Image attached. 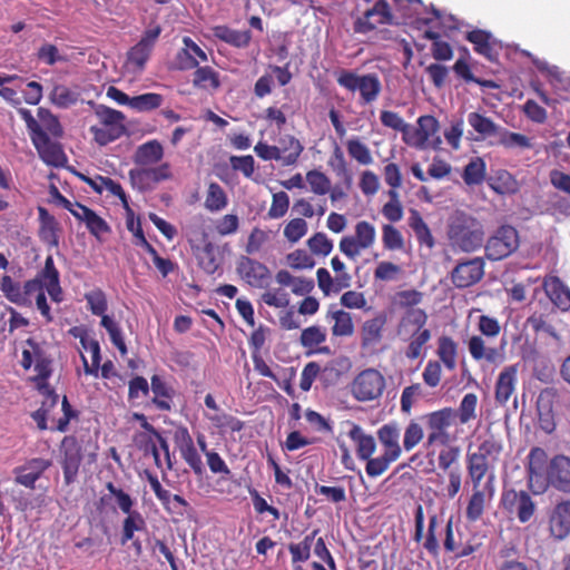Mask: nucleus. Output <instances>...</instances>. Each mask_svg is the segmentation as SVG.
<instances>
[{"label": "nucleus", "mask_w": 570, "mask_h": 570, "mask_svg": "<svg viewBox=\"0 0 570 570\" xmlns=\"http://www.w3.org/2000/svg\"><path fill=\"white\" fill-rule=\"evenodd\" d=\"M465 39L473 45V49L478 55L483 56L490 61H494L497 59V41L489 31L474 29L466 32Z\"/></svg>", "instance_id": "obj_29"}, {"label": "nucleus", "mask_w": 570, "mask_h": 570, "mask_svg": "<svg viewBox=\"0 0 570 570\" xmlns=\"http://www.w3.org/2000/svg\"><path fill=\"white\" fill-rule=\"evenodd\" d=\"M439 130V121L434 116L424 115L419 117L417 127L409 125V131L405 132V144L423 149L426 147L429 139Z\"/></svg>", "instance_id": "obj_21"}, {"label": "nucleus", "mask_w": 570, "mask_h": 570, "mask_svg": "<svg viewBox=\"0 0 570 570\" xmlns=\"http://www.w3.org/2000/svg\"><path fill=\"white\" fill-rule=\"evenodd\" d=\"M436 354L449 371L456 367L458 344L450 336H441L438 341Z\"/></svg>", "instance_id": "obj_45"}, {"label": "nucleus", "mask_w": 570, "mask_h": 570, "mask_svg": "<svg viewBox=\"0 0 570 570\" xmlns=\"http://www.w3.org/2000/svg\"><path fill=\"white\" fill-rule=\"evenodd\" d=\"M88 308L94 315L101 316L108 309V301L106 294L100 288H95L85 294Z\"/></svg>", "instance_id": "obj_64"}, {"label": "nucleus", "mask_w": 570, "mask_h": 570, "mask_svg": "<svg viewBox=\"0 0 570 570\" xmlns=\"http://www.w3.org/2000/svg\"><path fill=\"white\" fill-rule=\"evenodd\" d=\"M96 116L100 121V126H91L89 130L98 145L106 146L125 135L126 117L121 111L106 106H99L96 109Z\"/></svg>", "instance_id": "obj_4"}, {"label": "nucleus", "mask_w": 570, "mask_h": 570, "mask_svg": "<svg viewBox=\"0 0 570 570\" xmlns=\"http://www.w3.org/2000/svg\"><path fill=\"white\" fill-rule=\"evenodd\" d=\"M126 514L127 517L122 521L121 544L132 540L135 532L146 530V521L140 512L135 510Z\"/></svg>", "instance_id": "obj_47"}, {"label": "nucleus", "mask_w": 570, "mask_h": 570, "mask_svg": "<svg viewBox=\"0 0 570 570\" xmlns=\"http://www.w3.org/2000/svg\"><path fill=\"white\" fill-rule=\"evenodd\" d=\"M375 238V227L366 220H361L355 225V234L342 237L338 247L346 257L355 261L362 250L373 246Z\"/></svg>", "instance_id": "obj_11"}, {"label": "nucleus", "mask_w": 570, "mask_h": 570, "mask_svg": "<svg viewBox=\"0 0 570 570\" xmlns=\"http://www.w3.org/2000/svg\"><path fill=\"white\" fill-rule=\"evenodd\" d=\"M348 438L355 443L356 454L360 460H368L376 450L375 439L366 434L358 424H352L347 432Z\"/></svg>", "instance_id": "obj_34"}, {"label": "nucleus", "mask_w": 570, "mask_h": 570, "mask_svg": "<svg viewBox=\"0 0 570 570\" xmlns=\"http://www.w3.org/2000/svg\"><path fill=\"white\" fill-rule=\"evenodd\" d=\"M428 313L423 308L404 311L396 326V335L400 338L409 336V333L426 326Z\"/></svg>", "instance_id": "obj_32"}, {"label": "nucleus", "mask_w": 570, "mask_h": 570, "mask_svg": "<svg viewBox=\"0 0 570 570\" xmlns=\"http://www.w3.org/2000/svg\"><path fill=\"white\" fill-rule=\"evenodd\" d=\"M428 431L425 446L448 445L451 442L449 428L455 421L454 409L443 407L420 416Z\"/></svg>", "instance_id": "obj_5"}, {"label": "nucleus", "mask_w": 570, "mask_h": 570, "mask_svg": "<svg viewBox=\"0 0 570 570\" xmlns=\"http://www.w3.org/2000/svg\"><path fill=\"white\" fill-rule=\"evenodd\" d=\"M26 345L29 348L22 351L21 366L29 370L35 364L37 374L31 380L37 389H47L49 386L48 380L52 374V358L33 338H28Z\"/></svg>", "instance_id": "obj_6"}, {"label": "nucleus", "mask_w": 570, "mask_h": 570, "mask_svg": "<svg viewBox=\"0 0 570 570\" xmlns=\"http://www.w3.org/2000/svg\"><path fill=\"white\" fill-rule=\"evenodd\" d=\"M537 71H539L554 89H566L564 72L557 66H550L548 62L537 59Z\"/></svg>", "instance_id": "obj_55"}, {"label": "nucleus", "mask_w": 570, "mask_h": 570, "mask_svg": "<svg viewBox=\"0 0 570 570\" xmlns=\"http://www.w3.org/2000/svg\"><path fill=\"white\" fill-rule=\"evenodd\" d=\"M517 376V368L514 366L505 367L498 377L495 384V400L498 403L504 405L514 391V382Z\"/></svg>", "instance_id": "obj_40"}, {"label": "nucleus", "mask_w": 570, "mask_h": 570, "mask_svg": "<svg viewBox=\"0 0 570 570\" xmlns=\"http://www.w3.org/2000/svg\"><path fill=\"white\" fill-rule=\"evenodd\" d=\"M346 148L350 157L356 160L360 165L367 166L373 163L370 148L358 138L348 139Z\"/></svg>", "instance_id": "obj_60"}, {"label": "nucleus", "mask_w": 570, "mask_h": 570, "mask_svg": "<svg viewBox=\"0 0 570 570\" xmlns=\"http://www.w3.org/2000/svg\"><path fill=\"white\" fill-rule=\"evenodd\" d=\"M424 440V424L419 419L409 422L404 430L403 449L406 452L412 451Z\"/></svg>", "instance_id": "obj_50"}, {"label": "nucleus", "mask_w": 570, "mask_h": 570, "mask_svg": "<svg viewBox=\"0 0 570 570\" xmlns=\"http://www.w3.org/2000/svg\"><path fill=\"white\" fill-rule=\"evenodd\" d=\"M183 43L184 47L176 55L177 69H196L199 63L208 60L207 53L191 38L184 37Z\"/></svg>", "instance_id": "obj_27"}, {"label": "nucleus", "mask_w": 570, "mask_h": 570, "mask_svg": "<svg viewBox=\"0 0 570 570\" xmlns=\"http://www.w3.org/2000/svg\"><path fill=\"white\" fill-rule=\"evenodd\" d=\"M101 326L108 332L111 343L121 355L127 354V346L119 325L107 314L101 315Z\"/></svg>", "instance_id": "obj_59"}, {"label": "nucleus", "mask_w": 570, "mask_h": 570, "mask_svg": "<svg viewBox=\"0 0 570 570\" xmlns=\"http://www.w3.org/2000/svg\"><path fill=\"white\" fill-rule=\"evenodd\" d=\"M50 465L51 462L49 460L41 458L31 459L26 464L14 468V482L33 490L36 482Z\"/></svg>", "instance_id": "obj_24"}, {"label": "nucleus", "mask_w": 570, "mask_h": 570, "mask_svg": "<svg viewBox=\"0 0 570 570\" xmlns=\"http://www.w3.org/2000/svg\"><path fill=\"white\" fill-rule=\"evenodd\" d=\"M228 204V198L223 187L215 181L209 183L205 199V207L212 213L223 210Z\"/></svg>", "instance_id": "obj_49"}, {"label": "nucleus", "mask_w": 570, "mask_h": 570, "mask_svg": "<svg viewBox=\"0 0 570 570\" xmlns=\"http://www.w3.org/2000/svg\"><path fill=\"white\" fill-rule=\"evenodd\" d=\"M387 196L390 200L383 206L382 214L387 220L396 223L403 217V207L400 202L399 191L389 190Z\"/></svg>", "instance_id": "obj_63"}, {"label": "nucleus", "mask_w": 570, "mask_h": 570, "mask_svg": "<svg viewBox=\"0 0 570 570\" xmlns=\"http://www.w3.org/2000/svg\"><path fill=\"white\" fill-rule=\"evenodd\" d=\"M549 485L556 490L570 493V458L563 454L552 458L546 470Z\"/></svg>", "instance_id": "obj_19"}, {"label": "nucleus", "mask_w": 570, "mask_h": 570, "mask_svg": "<svg viewBox=\"0 0 570 570\" xmlns=\"http://www.w3.org/2000/svg\"><path fill=\"white\" fill-rule=\"evenodd\" d=\"M438 456V466L448 472V484L442 489L443 495L453 499L461 490L462 472L459 465L461 449L458 445H443Z\"/></svg>", "instance_id": "obj_8"}, {"label": "nucleus", "mask_w": 570, "mask_h": 570, "mask_svg": "<svg viewBox=\"0 0 570 570\" xmlns=\"http://www.w3.org/2000/svg\"><path fill=\"white\" fill-rule=\"evenodd\" d=\"M277 149L281 154V161L285 166L293 165L297 161L303 151V146L298 139L292 135H285L278 141Z\"/></svg>", "instance_id": "obj_44"}, {"label": "nucleus", "mask_w": 570, "mask_h": 570, "mask_svg": "<svg viewBox=\"0 0 570 570\" xmlns=\"http://www.w3.org/2000/svg\"><path fill=\"white\" fill-rule=\"evenodd\" d=\"M385 323L386 317L382 314L365 321L362 326V344L367 346L377 343L382 338Z\"/></svg>", "instance_id": "obj_46"}, {"label": "nucleus", "mask_w": 570, "mask_h": 570, "mask_svg": "<svg viewBox=\"0 0 570 570\" xmlns=\"http://www.w3.org/2000/svg\"><path fill=\"white\" fill-rule=\"evenodd\" d=\"M392 20L393 14L389 2L379 0L354 21L353 30L355 33L366 35L376 29L377 26L392 23Z\"/></svg>", "instance_id": "obj_14"}, {"label": "nucleus", "mask_w": 570, "mask_h": 570, "mask_svg": "<svg viewBox=\"0 0 570 570\" xmlns=\"http://www.w3.org/2000/svg\"><path fill=\"white\" fill-rule=\"evenodd\" d=\"M537 341L540 342L537 362L540 360L543 364L542 370L537 373V379L544 381L556 373V362L559 360L562 342L554 327L543 322H537Z\"/></svg>", "instance_id": "obj_2"}, {"label": "nucleus", "mask_w": 570, "mask_h": 570, "mask_svg": "<svg viewBox=\"0 0 570 570\" xmlns=\"http://www.w3.org/2000/svg\"><path fill=\"white\" fill-rule=\"evenodd\" d=\"M549 527L552 535L558 539H563L570 533V500H563L553 508Z\"/></svg>", "instance_id": "obj_28"}, {"label": "nucleus", "mask_w": 570, "mask_h": 570, "mask_svg": "<svg viewBox=\"0 0 570 570\" xmlns=\"http://www.w3.org/2000/svg\"><path fill=\"white\" fill-rule=\"evenodd\" d=\"M483 275L484 262L478 257L459 263L451 273V279L455 287L466 288L481 281Z\"/></svg>", "instance_id": "obj_20"}, {"label": "nucleus", "mask_w": 570, "mask_h": 570, "mask_svg": "<svg viewBox=\"0 0 570 570\" xmlns=\"http://www.w3.org/2000/svg\"><path fill=\"white\" fill-rule=\"evenodd\" d=\"M500 507L509 519H517L520 523L528 522L534 514L532 497L524 490L504 489L501 494Z\"/></svg>", "instance_id": "obj_10"}, {"label": "nucleus", "mask_w": 570, "mask_h": 570, "mask_svg": "<svg viewBox=\"0 0 570 570\" xmlns=\"http://www.w3.org/2000/svg\"><path fill=\"white\" fill-rule=\"evenodd\" d=\"M448 235L454 247L466 253L480 248L484 240L482 224L464 213H458L452 218Z\"/></svg>", "instance_id": "obj_1"}, {"label": "nucleus", "mask_w": 570, "mask_h": 570, "mask_svg": "<svg viewBox=\"0 0 570 570\" xmlns=\"http://www.w3.org/2000/svg\"><path fill=\"white\" fill-rule=\"evenodd\" d=\"M326 341V331L321 326L312 325L301 332L299 342L303 347L315 350Z\"/></svg>", "instance_id": "obj_61"}, {"label": "nucleus", "mask_w": 570, "mask_h": 570, "mask_svg": "<svg viewBox=\"0 0 570 570\" xmlns=\"http://www.w3.org/2000/svg\"><path fill=\"white\" fill-rule=\"evenodd\" d=\"M193 86L202 90L215 91L220 87L219 73L209 66H198L193 73Z\"/></svg>", "instance_id": "obj_42"}, {"label": "nucleus", "mask_w": 570, "mask_h": 570, "mask_svg": "<svg viewBox=\"0 0 570 570\" xmlns=\"http://www.w3.org/2000/svg\"><path fill=\"white\" fill-rule=\"evenodd\" d=\"M468 350L475 362L484 361L490 365H499L505 360L503 346H487L484 338L480 335H473L469 338Z\"/></svg>", "instance_id": "obj_23"}, {"label": "nucleus", "mask_w": 570, "mask_h": 570, "mask_svg": "<svg viewBox=\"0 0 570 570\" xmlns=\"http://www.w3.org/2000/svg\"><path fill=\"white\" fill-rule=\"evenodd\" d=\"M0 291L9 302L16 305L21 306V304H26L27 302L26 297L22 295L21 284L13 281V278L9 275H3L1 277Z\"/></svg>", "instance_id": "obj_53"}, {"label": "nucleus", "mask_w": 570, "mask_h": 570, "mask_svg": "<svg viewBox=\"0 0 570 570\" xmlns=\"http://www.w3.org/2000/svg\"><path fill=\"white\" fill-rule=\"evenodd\" d=\"M466 470L473 488H480L482 480L493 470L476 452L466 454Z\"/></svg>", "instance_id": "obj_39"}, {"label": "nucleus", "mask_w": 570, "mask_h": 570, "mask_svg": "<svg viewBox=\"0 0 570 570\" xmlns=\"http://www.w3.org/2000/svg\"><path fill=\"white\" fill-rule=\"evenodd\" d=\"M164 102V97L160 94L147 92L131 97V109L144 112L151 111L159 108Z\"/></svg>", "instance_id": "obj_58"}, {"label": "nucleus", "mask_w": 570, "mask_h": 570, "mask_svg": "<svg viewBox=\"0 0 570 570\" xmlns=\"http://www.w3.org/2000/svg\"><path fill=\"white\" fill-rule=\"evenodd\" d=\"M519 246L518 232L514 227L504 225L498 228L485 245V255L490 261H500L512 254Z\"/></svg>", "instance_id": "obj_13"}, {"label": "nucleus", "mask_w": 570, "mask_h": 570, "mask_svg": "<svg viewBox=\"0 0 570 570\" xmlns=\"http://www.w3.org/2000/svg\"><path fill=\"white\" fill-rule=\"evenodd\" d=\"M478 396L474 393H468L463 396L459 407L455 410V419L458 417L461 424H466L476 417Z\"/></svg>", "instance_id": "obj_54"}, {"label": "nucleus", "mask_w": 570, "mask_h": 570, "mask_svg": "<svg viewBox=\"0 0 570 570\" xmlns=\"http://www.w3.org/2000/svg\"><path fill=\"white\" fill-rule=\"evenodd\" d=\"M163 157V145L158 140L153 139L137 147L132 160L136 165L146 167L159 163Z\"/></svg>", "instance_id": "obj_33"}, {"label": "nucleus", "mask_w": 570, "mask_h": 570, "mask_svg": "<svg viewBox=\"0 0 570 570\" xmlns=\"http://www.w3.org/2000/svg\"><path fill=\"white\" fill-rule=\"evenodd\" d=\"M439 130V121L434 116L424 115L419 117L417 127L409 125V131L405 132V144L423 149L426 147L429 139Z\"/></svg>", "instance_id": "obj_22"}, {"label": "nucleus", "mask_w": 570, "mask_h": 570, "mask_svg": "<svg viewBox=\"0 0 570 570\" xmlns=\"http://www.w3.org/2000/svg\"><path fill=\"white\" fill-rule=\"evenodd\" d=\"M236 272L239 277L252 287L264 288L271 279L268 267L248 256H240L236 264Z\"/></svg>", "instance_id": "obj_17"}, {"label": "nucleus", "mask_w": 570, "mask_h": 570, "mask_svg": "<svg viewBox=\"0 0 570 570\" xmlns=\"http://www.w3.org/2000/svg\"><path fill=\"white\" fill-rule=\"evenodd\" d=\"M60 452L65 483L71 484L77 478L82 461L81 446L75 436L67 435L61 441Z\"/></svg>", "instance_id": "obj_16"}, {"label": "nucleus", "mask_w": 570, "mask_h": 570, "mask_svg": "<svg viewBox=\"0 0 570 570\" xmlns=\"http://www.w3.org/2000/svg\"><path fill=\"white\" fill-rule=\"evenodd\" d=\"M559 404V394L556 387L542 390L537 399V413L540 428L546 433L556 429L554 407Z\"/></svg>", "instance_id": "obj_18"}, {"label": "nucleus", "mask_w": 570, "mask_h": 570, "mask_svg": "<svg viewBox=\"0 0 570 570\" xmlns=\"http://www.w3.org/2000/svg\"><path fill=\"white\" fill-rule=\"evenodd\" d=\"M468 122L481 137L487 138L499 134V126L489 117L480 112H470Z\"/></svg>", "instance_id": "obj_48"}, {"label": "nucleus", "mask_w": 570, "mask_h": 570, "mask_svg": "<svg viewBox=\"0 0 570 570\" xmlns=\"http://www.w3.org/2000/svg\"><path fill=\"white\" fill-rule=\"evenodd\" d=\"M316 277L318 287L325 296H328L331 293H340L342 289L348 287L347 276L341 275L340 277L333 278L330 272L324 267L317 269Z\"/></svg>", "instance_id": "obj_43"}, {"label": "nucleus", "mask_w": 570, "mask_h": 570, "mask_svg": "<svg viewBox=\"0 0 570 570\" xmlns=\"http://www.w3.org/2000/svg\"><path fill=\"white\" fill-rule=\"evenodd\" d=\"M275 278L279 285L289 286L295 295H307L314 289V281L312 278L295 277L286 269L278 271Z\"/></svg>", "instance_id": "obj_38"}, {"label": "nucleus", "mask_w": 570, "mask_h": 570, "mask_svg": "<svg viewBox=\"0 0 570 570\" xmlns=\"http://www.w3.org/2000/svg\"><path fill=\"white\" fill-rule=\"evenodd\" d=\"M542 289L553 306L563 312L570 309V288L558 276H546Z\"/></svg>", "instance_id": "obj_26"}, {"label": "nucleus", "mask_w": 570, "mask_h": 570, "mask_svg": "<svg viewBox=\"0 0 570 570\" xmlns=\"http://www.w3.org/2000/svg\"><path fill=\"white\" fill-rule=\"evenodd\" d=\"M502 451V440L494 434H488L479 444L475 452L494 468L500 460Z\"/></svg>", "instance_id": "obj_41"}, {"label": "nucleus", "mask_w": 570, "mask_h": 570, "mask_svg": "<svg viewBox=\"0 0 570 570\" xmlns=\"http://www.w3.org/2000/svg\"><path fill=\"white\" fill-rule=\"evenodd\" d=\"M161 33V27L155 26L144 31L140 40L127 52V65L141 71L150 58L151 51Z\"/></svg>", "instance_id": "obj_15"}, {"label": "nucleus", "mask_w": 570, "mask_h": 570, "mask_svg": "<svg viewBox=\"0 0 570 570\" xmlns=\"http://www.w3.org/2000/svg\"><path fill=\"white\" fill-rule=\"evenodd\" d=\"M326 320L334 321L332 335L337 337L351 336L354 333V324L348 312L338 308L337 305H330L326 312Z\"/></svg>", "instance_id": "obj_31"}, {"label": "nucleus", "mask_w": 570, "mask_h": 570, "mask_svg": "<svg viewBox=\"0 0 570 570\" xmlns=\"http://www.w3.org/2000/svg\"><path fill=\"white\" fill-rule=\"evenodd\" d=\"M441 527V521L438 514H432L429 518L428 532L425 535V540L423 542V548L429 552L433 558H439L440 556V543L438 540V535L444 531V540L443 548L446 552H455L456 543L454 541V532H453V519L450 518L441 531L439 528Z\"/></svg>", "instance_id": "obj_12"}, {"label": "nucleus", "mask_w": 570, "mask_h": 570, "mask_svg": "<svg viewBox=\"0 0 570 570\" xmlns=\"http://www.w3.org/2000/svg\"><path fill=\"white\" fill-rule=\"evenodd\" d=\"M38 122L41 128L47 132L48 137L60 138L63 135L62 126L57 116H55L49 109L43 107L38 108Z\"/></svg>", "instance_id": "obj_52"}, {"label": "nucleus", "mask_w": 570, "mask_h": 570, "mask_svg": "<svg viewBox=\"0 0 570 570\" xmlns=\"http://www.w3.org/2000/svg\"><path fill=\"white\" fill-rule=\"evenodd\" d=\"M20 114L26 121L31 141L40 158L49 165H60L66 158L60 145L48 137L47 132L41 128L38 120L33 118L29 110L22 109L20 110Z\"/></svg>", "instance_id": "obj_3"}, {"label": "nucleus", "mask_w": 570, "mask_h": 570, "mask_svg": "<svg viewBox=\"0 0 570 570\" xmlns=\"http://www.w3.org/2000/svg\"><path fill=\"white\" fill-rule=\"evenodd\" d=\"M306 181L315 195L323 196L331 190V179L317 169H312L306 173Z\"/></svg>", "instance_id": "obj_62"}, {"label": "nucleus", "mask_w": 570, "mask_h": 570, "mask_svg": "<svg viewBox=\"0 0 570 570\" xmlns=\"http://www.w3.org/2000/svg\"><path fill=\"white\" fill-rule=\"evenodd\" d=\"M485 163L480 157L472 158L464 167L462 178L469 186L480 185L485 178Z\"/></svg>", "instance_id": "obj_51"}, {"label": "nucleus", "mask_w": 570, "mask_h": 570, "mask_svg": "<svg viewBox=\"0 0 570 570\" xmlns=\"http://www.w3.org/2000/svg\"><path fill=\"white\" fill-rule=\"evenodd\" d=\"M386 387L384 375L376 368L361 371L352 381V396L358 402H372L381 399Z\"/></svg>", "instance_id": "obj_7"}, {"label": "nucleus", "mask_w": 570, "mask_h": 570, "mask_svg": "<svg viewBox=\"0 0 570 570\" xmlns=\"http://www.w3.org/2000/svg\"><path fill=\"white\" fill-rule=\"evenodd\" d=\"M150 390L154 393L153 403L160 411H170L175 391L159 376L153 375Z\"/></svg>", "instance_id": "obj_35"}, {"label": "nucleus", "mask_w": 570, "mask_h": 570, "mask_svg": "<svg viewBox=\"0 0 570 570\" xmlns=\"http://www.w3.org/2000/svg\"><path fill=\"white\" fill-rule=\"evenodd\" d=\"M485 508V493L480 488H473V493L468 502L465 517L469 522L481 519Z\"/></svg>", "instance_id": "obj_56"}, {"label": "nucleus", "mask_w": 570, "mask_h": 570, "mask_svg": "<svg viewBox=\"0 0 570 570\" xmlns=\"http://www.w3.org/2000/svg\"><path fill=\"white\" fill-rule=\"evenodd\" d=\"M317 532L318 530H314L312 533L305 535L301 542L289 543L288 550L291 552L293 563L305 562L309 559L311 548Z\"/></svg>", "instance_id": "obj_57"}, {"label": "nucleus", "mask_w": 570, "mask_h": 570, "mask_svg": "<svg viewBox=\"0 0 570 570\" xmlns=\"http://www.w3.org/2000/svg\"><path fill=\"white\" fill-rule=\"evenodd\" d=\"M35 278L47 291L53 302L60 303L63 299L60 274L51 255L47 256L43 268L38 272Z\"/></svg>", "instance_id": "obj_25"}, {"label": "nucleus", "mask_w": 570, "mask_h": 570, "mask_svg": "<svg viewBox=\"0 0 570 570\" xmlns=\"http://www.w3.org/2000/svg\"><path fill=\"white\" fill-rule=\"evenodd\" d=\"M213 35L217 39L236 48H246L252 40V33L249 30H235L227 26L214 27Z\"/></svg>", "instance_id": "obj_36"}, {"label": "nucleus", "mask_w": 570, "mask_h": 570, "mask_svg": "<svg viewBox=\"0 0 570 570\" xmlns=\"http://www.w3.org/2000/svg\"><path fill=\"white\" fill-rule=\"evenodd\" d=\"M377 439L384 448L383 454L393 459L394 461H396L401 456L402 446L399 443L400 429L395 423L382 425L377 430Z\"/></svg>", "instance_id": "obj_30"}, {"label": "nucleus", "mask_w": 570, "mask_h": 570, "mask_svg": "<svg viewBox=\"0 0 570 570\" xmlns=\"http://www.w3.org/2000/svg\"><path fill=\"white\" fill-rule=\"evenodd\" d=\"M431 331L424 326L409 333V336L401 338L402 341L407 342L405 356L412 361L419 358L422 355L424 346L431 340Z\"/></svg>", "instance_id": "obj_37"}, {"label": "nucleus", "mask_w": 570, "mask_h": 570, "mask_svg": "<svg viewBox=\"0 0 570 570\" xmlns=\"http://www.w3.org/2000/svg\"><path fill=\"white\" fill-rule=\"evenodd\" d=\"M337 83L353 92L358 90L364 104L375 101L382 90L381 81L375 73L358 76L353 71L342 70Z\"/></svg>", "instance_id": "obj_9"}]
</instances>
